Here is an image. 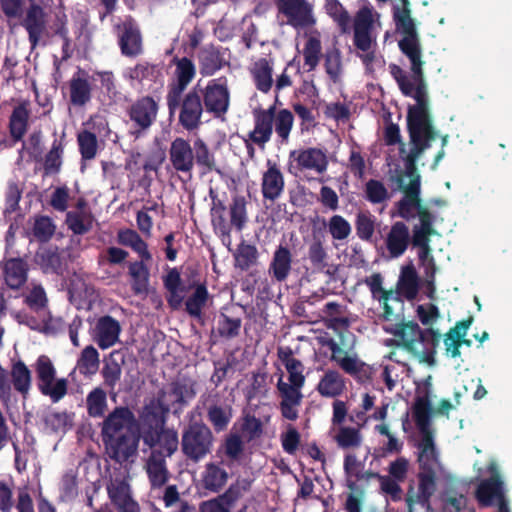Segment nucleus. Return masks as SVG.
<instances>
[{"label": "nucleus", "mask_w": 512, "mask_h": 512, "mask_svg": "<svg viewBox=\"0 0 512 512\" xmlns=\"http://www.w3.org/2000/svg\"><path fill=\"white\" fill-rule=\"evenodd\" d=\"M400 2V6L397 4L393 6L392 17L397 30L403 35L398 42V47L411 62L412 77L409 78L407 72L395 63L389 65V72L402 94L416 100V104L408 107L407 113V130L410 141L436 139L438 131L429 111L428 87L423 72L424 61L422 60L417 24L412 17L410 0H400Z\"/></svg>", "instance_id": "f257e3e1"}, {"label": "nucleus", "mask_w": 512, "mask_h": 512, "mask_svg": "<svg viewBox=\"0 0 512 512\" xmlns=\"http://www.w3.org/2000/svg\"><path fill=\"white\" fill-rule=\"evenodd\" d=\"M372 296L382 303V320L388 322L383 330L396 337V346L402 347L420 363L435 365L436 349L440 345L441 333L434 328L421 329L417 322L406 321L404 300H399L392 290H384L383 276L372 274L366 279Z\"/></svg>", "instance_id": "f03ea898"}, {"label": "nucleus", "mask_w": 512, "mask_h": 512, "mask_svg": "<svg viewBox=\"0 0 512 512\" xmlns=\"http://www.w3.org/2000/svg\"><path fill=\"white\" fill-rule=\"evenodd\" d=\"M432 405L429 391L426 390L422 395L416 396L414 406H412V416L414 423L420 432V439L416 444L417 463L419 472L418 491L412 495L413 486H410L406 502L412 507L416 502L425 504L436 490V469L439 465V454L436 449L434 433L431 429Z\"/></svg>", "instance_id": "7ed1b4c3"}, {"label": "nucleus", "mask_w": 512, "mask_h": 512, "mask_svg": "<svg viewBox=\"0 0 512 512\" xmlns=\"http://www.w3.org/2000/svg\"><path fill=\"white\" fill-rule=\"evenodd\" d=\"M434 140H410V152L403 158L404 170H400L395 181L398 188L404 192V197L397 203L398 216L405 220L415 218L413 209H416L417 217L421 209H428L420 199V174L417 171V160L431 147Z\"/></svg>", "instance_id": "20e7f679"}, {"label": "nucleus", "mask_w": 512, "mask_h": 512, "mask_svg": "<svg viewBox=\"0 0 512 512\" xmlns=\"http://www.w3.org/2000/svg\"><path fill=\"white\" fill-rule=\"evenodd\" d=\"M163 393L155 396L143 406L140 415L142 421L141 438L144 445L153 448H161L173 455L179 448L178 432L174 428H166V422L170 413V405L163 402Z\"/></svg>", "instance_id": "39448f33"}, {"label": "nucleus", "mask_w": 512, "mask_h": 512, "mask_svg": "<svg viewBox=\"0 0 512 512\" xmlns=\"http://www.w3.org/2000/svg\"><path fill=\"white\" fill-rule=\"evenodd\" d=\"M277 354L288 372V383L283 381V376H280L277 383L281 397L280 411L282 418L295 421L298 419V406L303 398L301 389L305 384L304 366L300 360L293 357L289 347H280Z\"/></svg>", "instance_id": "423d86ee"}, {"label": "nucleus", "mask_w": 512, "mask_h": 512, "mask_svg": "<svg viewBox=\"0 0 512 512\" xmlns=\"http://www.w3.org/2000/svg\"><path fill=\"white\" fill-rule=\"evenodd\" d=\"M166 104L170 115L178 112V123L185 130L193 131L202 125L206 109L199 84L187 92L166 95Z\"/></svg>", "instance_id": "0eeeda50"}, {"label": "nucleus", "mask_w": 512, "mask_h": 512, "mask_svg": "<svg viewBox=\"0 0 512 512\" xmlns=\"http://www.w3.org/2000/svg\"><path fill=\"white\" fill-rule=\"evenodd\" d=\"M214 434L203 422H190L182 430V454L193 462H199L212 452Z\"/></svg>", "instance_id": "6e6552de"}, {"label": "nucleus", "mask_w": 512, "mask_h": 512, "mask_svg": "<svg viewBox=\"0 0 512 512\" xmlns=\"http://www.w3.org/2000/svg\"><path fill=\"white\" fill-rule=\"evenodd\" d=\"M159 101L151 95H143L131 102L126 110L134 138L144 136L157 120Z\"/></svg>", "instance_id": "1a4fd4ad"}, {"label": "nucleus", "mask_w": 512, "mask_h": 512, "mask_svg": "<svg viewBox=\"0 0 512 512\" xmlns=\"http://www.w3.org/2000/svg\"><path fill=\"white\" fill-rule=\"evenodd\" d=\"M37 387L40 393L50 397L52 402L60 401L68 392V380L57 379L55 365L48 356L41 355L35 363Z\"/></svg>", "instance_id": "9d476101"}, {"label": "nucleus", "mask_w": 512, "mask_h": 512, "mask_svg": "<svg viewBox=\"0 0 512 512\" xmlns=\"http://www.w3.org/2000/svg\"><path fill=\"white\" fill-rule=\"evenodd\" d=\"M200 95L205 104L206 113L223 120L230 109L231 102L227 78L212 79L205 87L200 86Z\"/></svg>", "instance_id": "9b49d317"}, {"label": "nucleus", "mask_w": 512, "mask_h": 512, "mask_svg": "<svg viewBox=\"0 0 512 512\" xmlns=\"http://www.w3.org/2000/svg\"><path fill=\"white\" fill-rule=\"evenodd\" d=\"M20 25L25 29L31 49L37 48L43 36L48 35V14L36 0H29V5L21 10Z\"/></svg>", "instance_id": "f8f14e48"}, {"label": "nucleus", "mask_w": 512, "mask_h": 512, "mask_svg": "<svg viewBox=\"0 0 512 512\" xmlns=\"http://www.w3.org/2000/svg\"><path fill=\"white\" fill-rule=\"evenodd\" d=\"M490 476L480 482L475 496L480 506L498 505L501 509L502 504L509 503L506 497L505 485L501 478L497 464L492 462L488 465Z\"/></svg>", "instance_id": "ddd939ff"}, {"label": "nucleus", "mask_w": 512, "mask_h": 512, "mask_svg": "<svg viewBox=\"0 0 512 512\" xmlns=\"http://www.w3.org/2000/svg\"><path fill=\"white\" fill-rule=\"evenodd\" d=\"M196 383L192 380L182 378L172 381L166 388L160 389L157 396L163 393V402L170 405V411L175 416H180L183 413V408L195 398Z\"/></svg>", "instance_id": "4468645a"}, {"label": "nucleus", "mask_w": 512, "mask_h": 512, "mask_svg": "<svg viewBox=\"0 0 512 512\" xmlns=\"http://www.w3.org/2000/svg\"><path fill=\"white\" fill-rule=\"evenodd\" d=\"M106 455L118 464L127 462L138 451L139 436L126 430L123 434L102 437Z\"/></svg>", "instance_id": "2eb2a0df"}, {"label": "nucleus", "mask_w": 512, "mask_h": 512, "mask_svg": "<svg viewBox=\"0 0 512 512\" xmlns=\"http://www.w3.org/2000/svg\"><path fill=\"white\" fill-rule=\"evenodd\" d=\"M276 6L286 23L295 29L312 27L317 22L313 6L306 0H277Z\"/></svg>", "instance_id": "dca6fc26"}, {"label": "nucleus", "mask_w": 512, "mask_h": 512, "mask_svg": "<svg viewBox=\"0 0 512 512\" xmlns=\"http://www.w3.org/2000/svg\"><path fill=\"white\" fill-rule=\"evenodd\" d=\"M118 47L125 57L135 58L143 53L141 29L131 16L118 25Z\"/></svg>", "instance_id": "f3484780"}, {"label": "nucleus", "mask_w": 512, "mask_h": 512, "mask_svg": "<svg viewBox=\"0 0 512 512\" xmlns=\"http://www.w3.org/2000/svg\"><path fill=\"white\" fill-rule=\"evenodd\" d=\"M254 127L248 132V137L260 149H264L271 141L274 131L275 104L268 109L257 108L252 111Z\"/></svg>", "instance_id": "a211bd4d"}, {"label": "nucleus", "mask_w": 512, "mask_h": 512, "mask_svg": "<svg viewBox=\"0 0 512 512\" xmlns=\"http://www.w3.org/2000/svg\"><path fill=\"white\" fill-rule=\"evenodd\" d=\"M374 19L370 10L362 9L357 12L353 22V45L359 51H368L377 45L372 35Z\"/></svg>", "instance_id": "6ab92c4d"}, {"label": "nucleus", "mask_w": 512, "mask_h": 512, "mask_svg": "<svg viewBox=\"0 0 512 512\" xmlns=\"http://www.w3.org/2000/svg\"><path fill=\"white\" fill-rule=\"evenodd\" d=\"M29 119V101L23 100L13 109L9 117L8 130L11 139L3 141L4 147L12 148L19 141H23V137L29 127Z\"/></svg>", "instance_id": "aec40b11"}, {"label": "nucleus", "mask_w": 512, "mask_h": 512, "mask_svg": "<svg viewBox=\"0 0 512 512\" xmlns=\"http://www.w3.org/2000/svg\"><path fill=\"white\" fill-rule=\"evenodd\" d=\"M289 159L295 161V167L299 171L314 170L323 173L328 166L325 152L315 147L290 151Z\"/></svg>", "instance_id": "412c9836"}, {"label": "nucleus", "mask_w": 512, "mask_h": 512, "mask_svg": "<svg viewBox=\"0 0 512 512\" xmlns=\"http://www.w3.org/2000/svg\"><path fill=\"white\" fill-rule=\"evenodd\" d=\"M134 413L128 406H116L101 424V437L123 434L124 429L135 423Z\"/></svg>", "instance_id": "4be33fe9"}, {"label": "nucleus", "mask_w": 512, "mask_h": 512, "mask_svg": "<svg viewBox=\"0 0 512 512\" xmlns=\"http://www.w3.org/2000/svg\"><path fill=\"white\" fill-rule=\"evenodd\" d=\"M169 160L176 171L190 175L194 167V153L189 140L176 137L169 148Z\"/></svg>", "instance_id": "5701e85b"}, {"label": "nucleus", "mask_w": 512, "mask_h": 512, "mask_svg": "<svg viewBox=\"0 0 512 512\" xmlns=\"http://www.w3.org/2000/svg\"><path fill=\"white\" fill-rule=\"evenodd\" d=\"M285 191V177L276 164L268 160L267 169L262 174L261 193L264 199L275 201Z\"/></svg>", "instance_id": "b1692460"}, {"label": "nucleus", "mask_w": 512, "mask_h": 512, "mask_svg": "<svg viewBox=\"0 0 512 512\" xmlns=\"http://www.w3.org/2000/svg\"><path fill=\"white\" fill-rule=\"evenodd\" d=\"M168 455L165 449H152L150 457L146 463V469L150 480V486L152 488H160L164 486L169 479V471L166 465V457Z\"/></svg>", "instance_id": "393cba45"}, {"label": "nucleus", "mask_w": 512, "mask_h": 512, "mask_svg": "<svg viewBox=\"0 0 512 512\" xmlns=\"http://www.w3.org/2000/svg\"><path fill=\"white\" fill-rule=\"evenodd\" d=\"M175 64V80L168 84L166 95L183 93L196 76V67L193 61L187 57L173 59Z\"/></svg>", "instance_id": "a878e982"}, {"label": "nucleus", "mask_w": 512, "mask_h": 512, "mask_svg": "<svg viewBox=\"0 0 512 512\" xmlns=\"http://www.w3.org/2000/svg\"><path fill=\"white\" fill-rule=\"evenodd\" d=\"M242 324V317L235 314L232 308H222L218 314L216 330L212 331V336L224 340L234 339L240 336Z\"/></svg>", "instance_id": "bb28decb"}, {"label": "nucleus", "mask_w": 512, "mask_h": 512, "mask_svg": "<svg viewBox=\"0 0 512 512\" xmlns=\"http://www.w3.org/2000/svg\"><path fill=\"white\" fill-rule=\"evenodd\" d=\"M411 243L409 227L401 221L392 224L385 238V246L393 258L402 256Z\"/></svg>", "instance_id": "cd10ccee"}, {"label": "nucleus", "mask_w": 512, "mask_h": 512, "mask_svg": "<svg viewBox=\"0 0 512 512\" xmlns=\"http://www.w3.org/2000/svg\"><path fill=\"white\" fill-rule=\"evenodd\" d=\"M190 288H193L194 291L186 298L185 312L191 318L197 320L201 325L205 324V319L203 315V308L206 306L210 294L207 288L206 283H198L195 282L190 283Z\"/></svg>", "instance_id": "c85d7f7f"}, {"label": "nucleus", "mask_w": 512, "mask_h": 512, "mask_svg": "<svg viewBox=\"0 0 512 512\" xmlns=\"http://www.w3.org/2000/svg\"><path fill=\"white\" fill-rule=\"evenodd\" d=\"M162 282L167 291L166 300L169 308L179 309L183 304V294L186 292L180 270L177 267L168 268Z\"/></svg>", "instance_id": "c756f323"}, {"label": "nucleus", "mask_w": 512, "mask_h": 512, "mask_svg": "<svg viewBox=\"0 0 512 512\" xmlns=\"http://www.w3.org/2000/svg\"><path fill=\"white\" fill-rule=\"evenodd\" d=\"M229 474L222 462H208L201 473V487L211 493H219L227 484Z\"/></svg>", "instance_id": "7c9ffc66"}, {"label": "nucleus", "mask_w": 512, "mask_h": 512, "mask_svg": "<svg viewBox=\"0 0 512 512\" xmlns=\"http://www.w3.org/2000/svg\"><path fill=\"white\" fill-rule=\"evenodd\" d=\"M346 390V379L336 369L325 370L316 385V392L325 398H337Z\"/></svg>", "instance_id": "2f4dec72"}, {"label": "nucleus", "mask_w": 512, "mask_h": 512, "mask_svg": "<svg viewBox=\"0 0 512 512\" xmlns=\"http://www.w3.org/2000/svg\"><path fill=\"white\" fill-rule=\"evenodd\" d=\"M96 342L102 349H108L116 344L121 333L119 321L112 316H103L96 323Z\"/></svg>", "instance_id": "473e14b6"}, {"label": "nucleus", "mask_w": 512, "mask_h": 512, "mask_svg": "<svg viewBox=\"0 0 512 512\" xmlns=\"http://www.w3.org/2000/svg\"><path fill=\"white\" fill-rule=\"evenodd\" d=\"M292 269V254L288 247L280 245L273 253L268 267L269 275L278 283L287 280Z\"/></svg>", "instance_id": "72a5a7b5"}, {"label": "nucleus", "mask_w": 512, "mask_h": 512, "mask_svg": "<svg viewBox=\"0 0 512 512\" xmlns=\"http://www.w3.org/2000/svg\"><path fill=\"white\" fill-rule=\"evenodd\" d=\"M419 291V278L417 276V270L413 265L404 266L401 270L396 291L393 294L398 297L399 300L406 298L407 300H415Z\"/></svg>", "instance_id": "f704fd0d"}, {"label": "nucleus", "mask_w": 512, "mask_h": 512, "mask_svg": "<svg viewBox=\"0 0 512 512\" xmlns=\"http://www.w3.org/2000/svg\"><path fill=\"white\" fill-rule=\"evenodd\" d=\"M28 265L21 258H10L4 262L3 274L7 286L18 290L27 281Z\"/></svg>", "instance_id": "c9c22d12"}, {"label": "nucleus", "mask_w": 512, "mask_h": 512, "mask_svg": "<svg viewBox=\"0 0 512 512\" xmlns=\"http://www.w3.org/2000/svg\"><path fill=\"white\" fill-rule=\"evenodd\" d=\"M418 220L419 224L412 227L411 244L414 247H426L430 243V236L435 233V217L429 210H421Z\"/></svg>", "instance_id": "e433bc0d"}, {"label": "nucleus", "mask_w": 512, "mask_h": 512, "mask_svg": "<svg viewBox=\"0 0 512 512\" xmlns=\"http://www.w3.org/2000/svg\"><path fill=\"white\" fill-rule=\"evenodd\" d=\"M340 368L359 384H366L373 379V368L357 356H345L340 361Z\"/></svg>", "instance_id": "4c0bfd02"}, {"label": "nucleus", "mask_w": 512, "mask_h": 512, "mask_svg": "<svg viewBox=\"0 0 512 512\" xmlns=\"http://www.w3.org/2000/svg\"><path fill=\"white\" fill-rule=\"evenodd\" d=\"M340 368L359 384H366L373 379V368L357 356H345L340 361Z\"/></svg>", "instance_id": "58836bf2"}, {"label": "nucleus", "mask_w": 512, "mask_h": 512, "mask_svg": "<svg viewBox=\"0 0 512 512\" xmlns=\"http://www.w3.org/2000/svg\"><path fill=\"white\" fill-rule=\"evenodd\" d=\"M340 368L359 384H366L373 379V368L357 356H345L340 361Z\"/></svg>", "instance_id": "ea45409f"}, {"label": "nucleus", "mask_w": 512, "mask_h": 512, "mask_svg": "<svg viewBox=\"0 0 512 512\" xmlns=\"http://www.w3.org/2000/svg\"><path fill=\"white\" fill-rule=\"evenodd\" d=\"M340 368L359 384H366L373 379V368L357 356H345L340 361Z\"/></svg>", "instance_id": "a19ab883"}, {"label": "nucleus", "mask_w": 512, "mask_h": 512, "mask_svg": "<svg viewBox=\"0 0 512 512\" xmlns=\"http://www.w3.org/2000/svg\"><path fill=\"white\" fill-rule=\"evenodd\" d=\"M123 364L124 355L119 351H114L109 355V358L105 361L101 369L103 384L111 392L115 390L118 382L121 380Z\"/></svg>", "instance_id": "79ce46f5"}, {"label": "nucleus", "mask_w": 512, "mask_h": 512, "mask_svg": "<svg viewBox=\"0 0 512 512\" xmlns=\"http://www.w3.org/2000/svg\"><path fill=\"white\" fill-rule=\"evenodd\" d=\"M198 58L200 73L204 77L215 75L224 65V60L219 50L213 45L201 49Z\"/></svg>", "instance_id": "37998d69"}, {"label": "nucleus", "mask_w": 512, "mask_h": 512, "mask_svg": "<svg viewBox=\"0 0 512 512\" xmlns=\"http://www.w3.org/2000/svg\"><path fill=\"white\" fill-rule=\"evenodd\" d=\"M36 262L45 273L62 275L63 259L57 247L50 246L38 251L36 254Z\"/></svg>", "instance_id": "c03bdc74"}, {"label": "nucleus", "mask_w": 512, "mask_h": 512, "mask_svg": "<svg viewBox=\"0 0 512 512\" xmlns=\"http://www.w3.org/2000/svg\"><path fill=\"white\" fill-rule=\"evenodd\" d=\"M70 103L74 107H84L91 99V86L85 77L79 72L69 81Z\"/></svg>", "instance_id": "a18cd8bd"}, {"label": "nucleus", "mask_w": 512, "mask_h": 512, "mask_svg": "<svg viewBox=\"0 0 512 512\" xmlns=\"http://www.w3.org/2000/svg\"><path fill=\"white\" fill-rule=\"evenodd\" d=\"M273 68L266 58H261L254 63L251 70L255 87L263 92L268 93L273 86L272 78Z\"/></svg>", "instance_id": "49530a36"}, {"label": "nucleus", "mask_w": 512, "mask_h": 512, "mask_svg": "<svg viewBox=\"0 0 512 512\" xmlns=\"http://www.w3.org/2000/svg\"><path fill=\"white\" fill-rule=\"evenodd\" d=\"M194 163L205 173L217 170V163L214 154L202 138H196L193 142Z\"/></svg>", "instance_id": "de8ad7c7"}, {"label": "nucleus", "mask_w": 512, "mask_h": 512, "mask_svg": "<svg viewBox=\"0 0 512 512\" xmlns=\"http://www.w3.org/2000/svg\"><path fill=\"white\" fill-rule=\"evenodd\" d=\"M146 261H134L128 266V272L132 279V290L135 294H142L148 291L150 271Z\"/></svg>", "instance_id": "09e8293b"}, {"label": "nucleus", "mask_w": 512, "mask_h": 512, "mask_svg": "<svg viewBox=\"0 0 512 512\" xmlns=\"http://www.w3.org/2000/svg\"><path fill=\"white\" fill-rule=\"evenodd\" d=\"M278 103L279 98L276 96L275 102L273 103L275 104L274 128L281 143L287 144L294 124V115L288 109L277 110Z\"/></svg>", "instance_id": "8fccbe9b"}, {"label": "nucleus", "mask_w": 512, "mask_h": 512, "mask_svg": "<svg viewBox=\"0 0 512 512\" xmlns=\"http://www.w3.org/2000/svg\"><path fill=\"white\" fill-rule=\"evenodd\" d=\"M11 379L14 389L25 397L31 388L32 376L30 369L22 360L12 363Z\"/></svg>", "instance_id": "3c124183"}, {"label": "nucleus", "mask_w": 512, "mask_h": 512, "mask_svg": "<svg viewBox=\"0 0 512 512\" xmlns=\"http://www.w3.org/2000/svg\"><path fill=\"white\" fill-rule=\"evenodd\" d=\"M64 153V134L60 138L52 140V147L44 158L45 175H56L62 166V157Z\"/></svg>", "instance_id": "603ef678"}, {"label": "nucleus", "mask_w": 512, "mask_h": 512, "mask_svg": "<svg viewBox=\"0 0 512 512\" xmlns=\"http://www.w3.org/2000/svg\"><path fill=\"white\" fill-rule=\"evenodd\" d=\"M107 393L102 388H94L86 396V411L91 418H103L107 411Z\"/></svg>", "instance_id": "864d4df0"}, {"label": "nucleus", "mask_w": 512, "mask_h": 512, "mask_svg": "<svg viewBox=\"0 0 512 512\" xmlns=\"http://www.w3.org/2000/svg\"><path fill=\"white\" fill-rule=\"evenodd\" d=\"M94 217L91 212H74L66 213L65 224L68 229L76 235H84L93 227Z\"/></svg>", "instance_id": "5fc2aeb1"}, {"label": "nucleus", "mask_w": 512, "mask_h": 512, "mask_svg": "<svg viewBox=\"0 0 512 512\" xmlns=\"http://www.w3.org/2000/svg\"><path fill=\"white\" fill-rule=\"evenodd\" d=\"M160 75V69L157 65L148 61L137 63L125 72V78L130 81L142 83L145 80L154 81Z\"/></svg>", "instance_id": "6e6d98bb"}, {"label": "nucleus", "mask_w": 512, "mask_h": 512, "mask_svg": "<svg viewBox=\"0 0 512 512\" xmlns=\"http://www.w3.org/2000/svg\"><path fill=\"white\" fill-rule=\"evenodd\" d=\"M244 450L245 446L241 436L237 433H232L225 437L218 450V455L222 452L230 462H234L240 460Z\"/></svg>", "instance_id": "4d7b16f0"}, {"label": "nucleus", "mask_w": 512, "mask_h": 512, "mask_svg": "<svg viewBox=\"0 0 512 512\" xmlns=\"http://www.w3.org/2000/svg\"><path fill=\"white\" fill-rule=\"evenodd\" d=\"M304 64L308 66V71L315 70L322 57V46L319 34L308 37L303 49Z\"/></svg>", "instance_id": "13d9d810"}, {"label": "nucleus", "mask_w": 512, "mask_h": 512, "mask_svg": "<svg viewBox=\"0 0 512 512\" xmlns=\"http://www.w3.org/2000/svg\"><path fill=\"white\" fill-rule=\"evenodd\" d=\"M327 14L337 23L342 33L351 29V16L339 0H329L326 3Z\"/></svg>", "instance_id": "bf43d9fd"}, {"label": "nucleus", "mask_w": 512, "mask_h": 512, "mask_svg": "<svg viewBox=\"0 0 512 512\" xmlns=\"http://www.w3.org/2000/svg\"><path fill=\"white\" fill-rule=\"evenodd\" d=\"M258 256L259 254L255 246L242 242L238 245L234 254L235 266L243 271H247L257 263Z\"/></svg>", "instance_id": "052dcab7"}, {"label": "nucleus", "mask_w": 512, "mask_h": 512, "mask_svg": "<svg viewBox=\"0 0 512 512\" xmlns=\"http://www.w3.org/2000/svg\"><path fill=\"white\" fill-rule=\"evenodd\" d=\"M55 229L56 226L51 217L39 215L34 218L32 234L40 243H48L55 235Z\"/></svg>", "instance_id": "680f3d73"}, {"label": "nucleus", "mask_w": 512, "mask_h": 512, "mask_svg": "<svg viewBox=\"0 0 512 512\" xmlns=\"http://www.w3.org/2000/svg\"><path fill=\"white\" fill-rule=\"evenodd\" d=\"M77 142L83 160L95 158L98 150L97 136L95 133L84 129L78 133Z\"/></svg>", "instance_id": "e2e57ef3"}, {"label": "nucleus", "mask_w": 512, "mask_h": 512, "mask_svg": "<svg viewBox=\"0 0 512 512\" xmlns=\"http://www.w3.org/2000/svg\"><path fill=\"white\" fill-rule=\"evenodd\" d=\"M364 197L372 204H382L389 200L390 193L380 180L370 179L365 184Z\"/></svg>", "instance_id": "0e129e2a"}, {"label": "nucleus", "mask_w": 512, "mask_h": 512, "mask_svg": "<svg viewBox=\"0 0 512 512\" xmlns=\"http://www.w3.org/2000/svg\"><path fill=\"white\" fill-rule=\"evenodd\" d=\"M108 496L116 508L123 506L134 499L130 486L125 481H116L107 487Z\"/></svg>", "instance_id": "69168bd1"}, {"label": "nucleus", "mask_w": 512, "mask_h": 512, "mask_svg": "<svg viewBox=\"0 0 512 512\" xmlns=\"http://www.w3.org/2000/svg\"><path fill=\"white\" fill-rule=\"evenodd\" d=\"M74 414L52 412L44 417V424L52 432H66L73 426Z\"/></svg>", "instance_id": "338daca9"}, {"label": "nucleus", "mask_w": 512, "mask_h": 512, "mask_svg": "<svg viewBox=\"0 0 512 512\" xmlns=\"http://www.w3.org/2000/svg\"><path fill=\"white\" fill-rule=\"evenodd\" d=\"M81 374H94L99 368V354L93 346H87L81 353L77 362Z\"/></svg>", "instance_id": "774afa93"}]
</instances>
